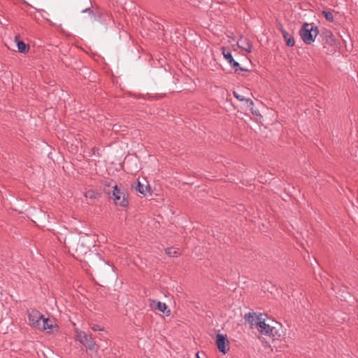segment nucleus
Returning a JSON list of instances; mask_svg holds the SVG:
<instances>
[{"label":"nucleus","instance_id":"a878e982","mask_svg":"<svg viewBox=\"0 0 358 358\" xmlns=\"http://www.w3.org/2000/svg\"><path fill=\"white\" fill-rule=\"evenodd\" d=\"M357 310H358V306H357Z\"/></svg>","mask_w":358,"mask_h":358},{"label":"nucleus","instance_id":"9d476101","mask_svg":"<svg viewBox=\"0 0 358 358\" xmlns=\"http://www.w3.org/2000/svg\"><path fill=\"white\" fill-rule=\"evenodd\" d=\"M29 323L31 327H34L37 321L42 319V315L36 310H31L28 313Z\"/></svg>","mask_w":358,"mask_h":358},{"label":"nucleus","instance_id":"4be33fe9","mask_svg":"<svg viewBox=\"0 0 358 358\" xmlns=\"http://www.w3.org/2000/svg\"><path fill=\"white\" fill-rule=\"evenodd\" d=\"M103 329L104 328L99 324H93V326L92 327V329L94 331H103Z\"/></svg>","mask_w":358,"mask_h":358},{"label":"nucleus","instance_id":"a211bd4d","mask_svg":"<svg viewBox=\"0 0 358 358\" xmlns=\"http://www.w3.org/2000/svg\"><path fill=\"white\" fill-rule=\"evenodd\" d=\"M85 345H87L89 350H94L95 346H96V343L94 342V341L90 336V338H88V342H86Z\"/></svg>","mask_w":358,"mask_h":358},{"label":"nucleus","instance_id":"20e7f679","mask_svg":"<svg viewBox=\"0 0 358 358\" xmlns=\"http://www.w3.org/2000/svg\"><path fill=\"white\" fill-rule=\"evenodd\" d=\"M222 55L227 62L229 64L230 66L234 70L236 73H241L242 71H247V69H245L240 66L239 63L236 62L230 51L227 50L225 48H222Z\"/></svg>","mask_w":358,"mask_h":358},{"label":"nucleus","instance_id":"412c9836","mask_svg":"<svg viewBox=\"0 0 358 358\" xmlns=\"http://www.w3.org/2000/svg\"><path fill=\"white\" fill-rule=\"evenodd\" d=\"M234 97L236 99H237L238 100H239L240 101H250V103L252 104V101H250V99H245L243 95H240L238 94L237 92H234L233 93Z\"/></svg>","mask_w":358,"mask_h":358},{"label":"nucleus","instance_id":"4468645a","mask_svg":"<svg viewBox=\"0 0 358 358\" xmlns=\"http://www.w3.org/2000/svg\"><path fill=\"white\" fill-rule=\"evenodd\" d=\"M43 325L45 328H43V331H50L54 328L57 327V324L54 321L50 320V318L44 317L43 321H42Z\"/></svg>","mask_w":358,"mask_h":358},{"label":"nucleus","instance_id":"7ed1b4c3","mask_svg":"<svg viewBox=\"0 0 358 358\" xmlns=\"http://www.w3.org/2000/svg\"><path fill=\"white\" fill-rule=\"evenodd\" d=\"M112 198L116 206L121 207H127L129 201L127 197V191L124 187H121L115 185L113 186Z\"/></svg>","mask_w":358,"mask_h":358},{"label":"nucleus","instance_id":"2eb2a0df","mask_svg":"<svg viewBox=\"0 0 358 358\" xmlns=\"http://www.w3.org/2000/svg\"><path fill=\"white\" fill-rule=\"evenodd\" d=\"M99 194L96 190L89 189L85 192L84 196L87 199H90L91 200H94L97 198Z\"/></svg>","mask_w":358,"mask_h":358},{"label":"nucleus","instance_id":"9b49d317","mask_svg":"<svg viewBox=\"0 0 358 358\" xmlns=\"http://www.w3.org/2000/svg\"><path fill=\"white\" fill-rule=\"evenodd\" d=\"M245 318L246 320L250 324L252 327H258V322H262V318L259 316H257L255 313H249L245 315Z\"/></svg>","mask_w":358,"mask_h":358},{"label":"nucleus","instance_id":"1a4fd4ad","mask_svg":"<svg viewBox=\"0 0 358 358\" xmlns=\"http://www.w3.org/2000/svg\"><path fill=\"white\" fill-rule=\"evenodd\" d=\"M278 29L280 31V32H281V34H282L285 41H286L287 45L289 46V47L294 46V44H295V41H294V37L292 36V35L290 34L287 31H285L283 29L282 24L280 25V27H278Z\"/></svg>","mask_w":358,"mask_h":358},{"label":"nucleus","instance_id":"f8f14e48","mask_svg":"<svg viewBox=\"0 0 358 358\" xmlns=\"http://www.w3.org/2000/svg\"><path fill=\"white\" fill-rule=\"evenodd\" d=\"M20 36L18 34L15 36V41L17 43V50L21 53H26L29 50V45L20 41Z\"/></svg>","mask_w":358,"mask_h":358},{"label":"nucleus","instance_id":"dca6fc26","mask_svg":"<svg viewBox=\"0 0 358 358\" xmlns=\"http://www.w3.org/2000/svg\"><path fill=\"white\" fill-rule=\"evenodd\" d=\"M165 252L169 257H178L180 255L178 250H175L173 248L166 249Z\"/></svg>","mask_w":358,"mask_h":358},{"label":"nucleus","instance_id":"f3484780","mask_svg":"<svg viewBox=\"0 0 358 358\" xmlns=\"http://www.w3.org/2000/svg\"><path fill=\"white\" fill-rule=\"evenodd\" d=\"M136 189L138 190V192L139 193L145 195L147 192H148V186H145V185L141 184L140 182H138L137 187H136Z\"/></svg>","mask_w":358,"mask_h":358},{"label":"nucleus","instance_id":"39448f33","mask_svg":"<svg viewBox=\"0 0 358 358\" xmlns=\"http://www.w3.org/2000/svg\"><path fill=\"white\" fill-rule=\"evenodd\" d=\"M216 345L220 352L225 355L229 350V342L226 336L218 334L216 336Z\"/></svg>","mask_w":358,"mask_h":358},{"label":"nucleus","instance_id":"aec40b11","mask_svg":"<svg viewBox=\"0 0 358 358\" xmlns=\"http://www.w3.org/2000/svg\"><path fill=\"white\" fill-rule=\"evenodd\" d=\"M44 320V316L42 315V319H40L37 321L36 323H34V328L38 329L39 330H43L44 326L43 325L42 321Z\"/></svg>","mask_w":358,"mask_h":358},{"label":"nucleus","instance_id":"423d86ee","mask_svg":"<svg viewBox=\"0 0 358 358\" xmlns=\"http://www.w3.org/2000/svg\"><path fill=\"white\" fill-rule=\"evenodd\" d=\"M257 329L261 334H263L266 336H274L273 331L275 330V329L271 327L270 325L266 324L264 320H262V322H258Z\"/></svg>","mask_w":358,"mask_h":358},{"label":"nucleus","instance_id":"f03ea898","mask_svg":"<svg viewBox=\"0 0 358 358\" xmlns=\"http://www.w3.org/2000/svg\"><path fill=\"white\" fill-rule=\"evenodd\" d=\"M318 34V28L314 24L304 23L300 30V36L306 44H311Z\"/></svg>","mask_w":358,"mask_h":358},{"label":"nucleus","instance_id":"f257e3e1","mask_svg":"<svg viewBox=\"0 0 358 358\" xmlns=\"http://www.w3.org/2000/svg\"><path fill=\"white\" fill-rule=\"evenodd\" d=\"M64 245L75 258L80 259L90 252L92 241L87 234H71L65 238Z\"/></svg>","mask_w":358,"mask_h":358},{"label":"nucleus","instance_id":"5701e85b","mask_svg":"<svg viewBox=\"0 0 358 358\" xmlns=\"http://www.w3.org/2000/svg\"><path fill=\"white\" fill-rule=\"evenodd\" d=\"M326 36L329 38V40H330L329 43H331V42L334 41V36H333V34H332V33L331 31H328L327 33V36Z\"/></svg>","mask_w":358,"mask_h":358},{"label":"nucleus","instance_id":"393cba45","mask_svg":"<svg viewBox=\"0 0 358 358\" xmlns=\"http://www.w3.org/2000/svg\"><path fill=\"white\" fill-rule=\"evenodd\" d=\"M196 358H200V357L199 355V352L196 353Z\"/></svg>","mask_w":358,"mask_h":358},{"label":"nucleus","instance_id":"0eeeda50","mask_svg":"<svg viewBox=\"0 0 358 358\" xmlns=\"http://www.w3.org/2000/svg\"><path fill=\"white\" fill-rule=\"evenodd\" d=\"M237 45L238 48H241L247 52H251L252 51V45L249 39L245 37L241 36L237 41Z\"/></svg>","mask_w":358,"mask_h":358},{"label":"nucleus","instance_id":"b1692460","mask_svg":"<svg viewBox=\"0 0 358 358\" xmlns=\"http://www.w3.org/2000/svg\"><path fill=\"white\" fill-rule=\"evenodd\" d=\"M86 12L92 13V10H91L90 7L86 8L82 10V13H86Z\"/></svg>","mask_w":358,"mask_h":358},{"label":"nucleus","instance_id":"6e6552de","mask_svg":"<svg viewBox=\"0 0 358 358\" xmlns=\"http://www.w3.org/2000/svg\"><path fill=\"white\" fill-rule=\"evenodd\" d=\"M150 306L152 307L156 305V308L163 313H165L167 316L170 315L171 310L168 309V307L165 303L160 301H156L155 300L150 299Z\"/></svg>","mask_w":358,"mask_h":358},{"label":"nucleus","instance_id":"6ab92c4d","mask_svg":"<svg viewBox=\"0 0 358 358\" xmlns=\"http://www.w3.org/2000/svg\"><path fill=\"white\" fill-rule=\"evenodd\" d=\"M322 15L326 18L327 20L329 22H332L334 20L333 13L330 11L323 10Z\"/></svg>","mask_w":358,"mask_h":358},{"label":"nucleus","instance_id":"ddd939ff","mask_svg":"<svg viewBox=\"0 0 358 358\" xmlns=\"http://www.w3.org/2000/svg\"><path fill=\"white\" fill-rule=\"evenodd\" d=\"M76 338L78 341L81 344L85 345L86 342H88L90 336L85 332L80 330L76 331Z\"/></svg>","mask_w":358,"mask_h":358}]
</instances>
